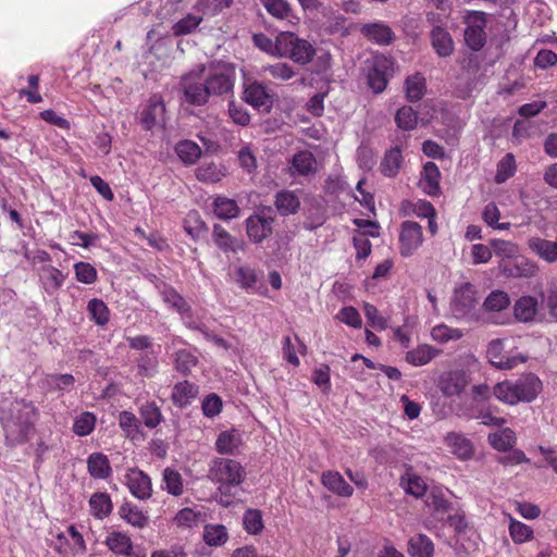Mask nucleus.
I'll use <instances>...</instances> for the list:
<instances>
[{"instance_id":"f257e3e1","label":"nucleus","mask_w":557,"mask_h":557,"mask_svg":"<svg viewBox=\"0 0 557 557\" xmlns=\"http://www.w3.org/2000/svg\"><path fill=\"white\" fill-rule=\"evenodd\" d=\"M37 418V409L30 401L14 399L1 411V424L5 441L15 446L27 441Z\"/></svg>"},{"instance_id":"f03ea898","label":"nucleus","mask_w":557,"mask_h":557,"mask_svg":"<svg viewBox=\"0 0 557 557\" xmlns=\"http://www.w3.org/2000/svg\"><path fill=\"white\" fill-rule=\"evenodd\" d=\"M207 478L216 485L221 497H232L234 490L245 481L246 470L235 459L213 457L208 463Z\"/></svg>"},{"instance_id":"7ed1b4c3","label":"nucleus","mask_w":557,"mask_h":557,"mask_svg":"<svg viewBox=\"0 0 557 557\" xmlns=\"http://www.w3.org/2000/svg\"><path fill=\"white\" fill-rule=\"evenodd\" d=\"M542 389L541 380L532 373L524 374L517 380H505L493 386L495 398L506 405L530 403L536 398Z\"/></svg>"},{"instance_id":"20e7f679","label":"nucleus","mask_w":557,"mask_h":557,"mask_svg":"<svg viewBox=\"0 0 557 557\" xmlns=\"http://www.w3.org/2000/svg\"><path fill=\"white\" fill-rule=\"evenodd\" d=\"M202 78L210 97L232 94L236 81L235 65L227 62H210L205 64Z\"/></svg>"},{"instance_id":"39448f33","label":"nucleus","mask_w":557,"mask_h":557,"mask_svg":"<svg viewBox=\"0 0 557 557\" xmlns=\"http://www.w3.org/2000/svg\"><path fill=\"white\" fill-rule=\"evenodd\" d=\"M203 70L205 64H199L181 77L178 90L184 102L196 107L209 102L210 95L202 78Z\"/></svg>"},{"instance_id":"423d86ee","label":"nucleus","mask_w":557,"mask_h":557,"mask_svg":"<svg viewBox=\"0 0 557 557\" xmlns=\"http://www.w3.org/2000/svg\"><path fill=\"white\" fill-rule=\"evenodd\" d=\"M278 57L287 58L297 64L306 65L315 55L314 47L292 32L278 33Z\"/></svg>"},{"instance_id":"0eeeda50","label":"nucleus","mask_w":557,"mask_h":557,"mask_svg":"<svg viewBox=\"0 0 557 557\" xmlns=\"http://www.w3.org/2000/svg\"><path fill=\"white\" fill-rule=\"evenodd\" d=\"M423 243V233L420 224L405 221L400 226L399 252L403 257L412 256Z\"/></svg>"},{"instance_id":"6e6552de","label":"nucleus","mask_w":557,"mask_h":557,"mask_svg":"<svg viewBox=\"0 0 557 557\" xmlns=\"http://www.w3.org/2000/svg\"><path fill=\"white\" fill-rule=\"evenodd\" d=\"M392 61L384 55H375L368 67V84L375 94L382 92L388 82Z\"/></svg>"},{"instance_id":"1a4fd4ad","label":"nucleus","mask_w":557,"mask_h":557,"mask_svg":"<svg viewBox=\"0 0 557 557\" xmlns=\"http://www.w3.org/2000/svg\"><path fill=\"white\" fill-rule=\"evenodd\" d=\"M485 16L482 12H473L467 17V27L465 30V41L467 46L478 51L485 44Z\"/></svg>"},{"instance_id":"9d476101","label":"nucleus","mask_w":557,"mask_h":557,"mask_svg":"<svg viewBox=\"0 0 557 557\" xmlns=\"http://www.w3.org/2000/svg\"><path fill=\"white\" fill-rule=\"evenodd\" d=\"M57 539L55 549L65 556H77L86 553L85 540L74 525L67 528V534L60 533Z\"/></svg>"},{"instance_id":"9b49d317","label":"nucleus","mask_w":557,"mask_h":557,"mask_svg":"<svg viewBox=\"0 0 557 557\" xmlns=\"http://www.w3.org/2000/svg\"><path fill=\"white\" fill-rule=\"evenodd\" d=\"M245 101L253 108L268 112L272 108V97L262 83L246 82L244 89Z\"/></svg>"},{"instance_id":"f8f14e48","label":"nucleus","mask_w":557,"mask_h":557,"mask_svg":"<svg viewBox=\"0 0 557 557\" xmlns=\"http://www.w3.org/2000/svg\"><path fill=\"white\" fill-rule=\"evenodd\" d=\"M504 339L497 338L490 342L486 356L488 361L496 368L502 370H510L518 363L523 362L524 359L520 356H506L504 355Z\"/></svg>"},{"instance_id":"ddd939ff","label":"nucleus","mask_w":557,"mask_h":557,"mask_svg":"<svg viewBox=\"0 0 557 557\" xmlns=\"http://www.w3.org/2000/svg\"><path fill=\"white\" fill-rule=\"evenodd\" d=\"M273 218L257 213L246 219V233L253 243H261L272 234Z\"/></svg>"},{"instance_id":"4468645a","label":"nucleus","mask_w":557,"mask_h":557,"mask_svg":"<svg viewBox=\"0 0 557 557\" xmlns=\"http://www.w3.org/2000/svg\"><path fill=\"white\" fill-rule=\"evenodd\" d=\"M476 290L473 285L466 283L455 290L453 310L459 318L467 317L475 307Z\"/></svg>"},{"instance_id":"2eb2a0df","label":"nucleus","mask_w":557,"mask_h":557,"mask_svg":"<svg viewBox=\"0 0 557 557\" xmlns=\"http://www.w3.org/2000/svg\"><path fill=\"white\" fill-rule=\"evenodd\" d=\"M126 485L132 493L138 499H148L152 494V484L149 475L138 469H129L125 475Z\"/></svg>"},{"instance_id":"dca6fc26","label":"nucleus","mask_w":557,"mask_h":557,"mask_svg":"<svg viewBox=\"0 0 557 557\" xmlns=\"http://www.w3.org/2000/svg\"><path fill=\"white\" fill-rule=\"evenodd\" d=\"M469 384V376L466 371L451 370L444 373L440 379V388L447 397L459 396Z\"/></svg>"},{"instance_id":"f3484780","label":"nucleus","mask_w":557,"mask_h":557,"mask_svg":"<svg viewBox=\"0 0 557 557\" xmlns=\"http://www.w3.org/2000/svg\"><path fill=\"white\" fill-rule=\"evenodd\" d=\"M449 451L460 460H468L474 454L472 442L461 433L449 432L444 440Z\"/></svg>"},{"instance_id":"a211bd4d","label":"nucleus","mask_w":557,"mask_h":557,"mask_svg":"<svg viewBox=\"0 0 557 557\" xmlns=\"http://www.w3.org/2000/svg\"><path fill=\"white\" fill-rule=\"evenodd\" d=\"M160 293H161L163 302L170 309H173L181 314L182 320L184 321L186 326H187V323H194L191 321L190 307L187 305L185 299L173 287L164 286Z\"/></svg>"},{"instance_id":"6ab92c4d","label":"nucleus","mask_w":557,"mask_h":557,"mask_svg":"<svg viewBox=\"0 0 557 557\" xmlns=\"http://www.w3.org/2000/svg\"><path fill=\"white\" fill-rule=\"evenodd\" d=\"M361 34L370 41L380 46L391 45L395 39L392 28L383 22L364 24Z\"/></svg>"},{"instance_id":"aec40b11","label":"nucleus","mask_w":557,"mask_h":557,"mask_svg":"<svg viewBox=\"0 0 557 557\" xmlns=\"http://www.w3.org/2000/svg\"><path fill=\"white\" fill-rule=\"evenodd\" d=\"M289 171L293 176H308L314 174L317 171V160L310 151H299L294 154Z\"/></svg>"},{"instance_id":"412c9836","label":"nucleus","mask_w":557,"mask_h":557,"mask_svg":"<svg viewBox=\"0 0 557 557\" xmlns=\"http://www.w3.org/2000/svg\"><path fill=\"white\" fill-rule=\"evenodd\" d=\"M267 12L276 20L286 21L289 25H295L298 17L295 15L289 3L285 0H260Z\"/></svg>"},{"instance_id":"4be33fe9","label":"nucleus","mask_w":557,"mask_h":557,"mask_svg":"<svg viewBox=\"0 0 557 557\" xmlns=\"http://www.w3.org/2000/svg\"><path fill=\"white\" fill-rule=\"evenodd\" d=\"M321 481L324 487L341 497H350L354 494L352 486L337 471L323 472Z\"/></svg>"},{"instance_id":"5701e85b","label":"nucleus","mask_w":557,"mask_h":557,"mask_svg":"<svg viewBox=\"0 0 557 557\" xmlns=\"http://www.w3.org/2000/svg\"><path fill=\"white\" fill-rule=\"evenodd\" d=\"M440 178L441 172L434 162H426L421 173L420 187L422 190L430 195L436 196L440 194Z\"/></svg>"},{"instance_id":"b1692460","label":"nucleus","mask_w":557,"mask_h":557,"mask_svg":"<svg viewBox=\"0 0 557 557\" xmlns=\"http://www.w3.org/2000/svg\"><path fill=\"white\" fill-rule=\"evenodd\" d=\"M528 246L532 252L546 262L553 263L557 260V242L535 236L529 238Z\"/></svg>"},{"instance_id":"393cba45","label":"nucleus","mask_w":557,"mask_h":557,"mask_svg":"<svg viewBox=\"0 0 557 557\" xmlns=\"http://www.w3.org/2000/svg\"><path fill=\"white\" fill-rule=\"evenodd\" d=\"M242 434L237 430L221 432L215 441V449L221 455H234L242 445Z\"/></svg>"},{"instance_id":"a878e982","label":"nucleus","mask_w":557,"mask_h":557,"mask_svg":"<svg viewBox=\"0 0 557 557\" xmlns=\"http://www.w3.org/2000/svg\"><path fill=\"white\" fill-rule=\"evenodd\" d=\"M198 395V386L189 381L178 382L172 391V401L183 408L188 406Z\"/></svg>"},{"instance_id":"bb28decb","label":"nucleus","mask_w":557,"mask_h":557,"mask_svg":"<svg viewBox=\"0 0 557 557\" xmlns=\"http://www.w3.org/2000/svg\"><path fill=\"white\" fill-rule=\"evenodd\" d=\"M440 354L441 350L436 349L435 347L428 344H422L414 349L407 351L405 359L413 367H422L431 362Z\"/></svg>"},{"instance_id":"cd10ccee","label":"nucleus","mask_w":557,"mask_h":557,"mask_svg":"<svg viewBox=\"0 0 557 557\" xmlns=\"http://www.w3.org/2000/svg\"><path fill=\"white\" fill-rule=\"evenodd\" d=\"M212 238L214 244L224 252H236L243 249V243L232 236L220 224L213 225Z\"/></svg>"},{"instance_id":"c85d7f7f","label":"nucleus","mask_w":557,"mask_h":557,"mask_svg":"<svg viewBox=\"0 0 557 557\" xmlns=\"http://www.w3.org/2000/svg\"><path fill=\"white\" fill-rule=\"evenodd\" d=\"M107 547L116 555L129 556L133 550L131 537L122 532H110L104 541Z\"/></svg>"},{"instance_id":"c756f323","label":"nucleus","mask_w":557,"mask_h":557,"mask_svg":"<svg viewBox=\"0 0 557 557\" xmlns=\"http://www.w3.org/2000/svg\"><path fill=\"white\" fill-rule=\"evenodd\" d=\"M432 46L440 57H448L454 51V41L449 33L436 26L431 32Z\"/></svg>"},{"instance_id":"7c9ffc66","label":"nucleus","mask_w":557,"mask_h":557,"mask_svg":"<svg viewBox=\"0 0 557 557\" xmlns=\"http://www.w3.org/2000/svg\"><path fill=\"white\" fill-rule=\"evenodd\" d=\"M490 445L498 451L510 450L517 442L516 433L509 429L504 428L494 433H490L487 436Z\"/></svg>"},{"instance_id":"2f4dec72","label":"nucleus","mask_w":557,"mask_h":557,"mask_svg":"<svg viewBox=\"0 0 557 557\" xmlns=\"http://www.w3.org/2000/svg\"><path fill=\"white\" fill-rule=\"evenodd\" d=\"M159 351L160 347H158V349H151L140 354V356L137 358V369L139 375L144 377H152L158 373Z\"/></svg>"},{"instance_id":"473e14b6","label":"nucleus","mask_w":557,"mask_h":557,"mask_svg":"<svg viewBox=\"0 0 557 557\" xmlns=\"http://www.w3.org/2000/svg\"><path fill=\"white\" fill-rule=\"evenodd\" d=\"M408 554L411 557H433V542L424 534H416L408 542Z\"/></svg>"},{"instance_id":"72a5a7b5","label":"nucleus","mask_w":557,"mask_h":557,"mask_svg":"<svg viewBox=\"0 0 557 557\" xmlns=\"http://www.w3.org/2000/svg\"><path fill=\"white\" fill-rule=\"evenodd\" d=\"M537 312V300L532 296L519 298L513 306V313L518 321L530 322Z\"/></svg>"},{"instance_id":"f704fd0d","label":"nucleus","mask_w":557,"mask_h":557,"mask_svg":"<svg viewBox=\"0 0 557 557\" xmlns=\"http://www.w3.org/2000/svg\"><path fill=\"white\" fill-rule=\"evenodd\" d=\"M88 473L95 479H107L111 473L109 459L101 453H92L87 459Z\"/></svg>"},{"instance_id":"c9c22d12","label":"nucleus","mask_w":557,"mask_h":557,"mask_svg":"<svg viewBox=\"0 0 557 557\" xmlns=\"http://www.w3.org/2000/svg\"><path fill=\"white\" fill-rule=\"evenodd\" d=\"M299 206L300 201L295 191L282 190L275 196V207L282 215L296 213Z\"/></svg>"},{"instance_id":"e433bc0d","label":"nucleus","mask_w":557,"mask_h":557,"mask_svg":"<svg viewBox=\"0 0 557 557\" xmlns=\"http://www.w3.org/2000/svg\"><path fill=\"white\" fill-rule=\"evenodd\" d=\"M65 280L64 274L57 268L48 265L41 269L40 281L47 293L53 294L61 288Z\"/></svg>"},{"instance_id":"4c0bfd02","label":"nucleus","mask_w":557,"mask_h":557,"mask_svg":"<svg viewBox=\"0 0 557 557\" xmlns=\"http://www.w3.org/2000/svg\"><path fill=\"white\" fill-rule=\"evenodd\" d=\"M90 512L97 519H104L112 509V502L107 493H96L89 499Z\"/></svg>"},{"instance_id":"58836bf2","label":"nucleus","mask_w":557,"mask_h":557,"mask_svg":"<svg viewBox=\"0 0 557 557\" xmlns=\"http://www.w3.org/2000/svg\"><path fill=\"white\" fill-rule=\"evenodd\" d=\"M162 483V487L173 496H181L184 493V480L182 474L172 468H165L163 470Z\"/></svg>"},{"instance_id":"ea45409f","label":"nucleus","mask_w":557,"mask_h":557,"mask_svg":"<svg viewBox=\"0 0 557 557\" xmlns=\"http://www.w3.org/2000/svg\"><path fill=\"white\" fill-rule=\"evenodd\" d=\"M175 152L185 164H194L201 156L200 147L191 140H182L176 144Z\"/></svg>"},{"instance_id":"a19ab883","label":"nucleus","mask_w":557,"mask_h":557,"mask_svg":"<svg viewBox=\"0 0 557 557\" xmlns=\"http://www.w3.org/2000/svg\"><path fill=\"white\" fill-rule=\"evenodd\" d=\"M213 211L222 220L234 219L239 213V208L235 200L226 197H216L213 201Z\"/></svg>"},{"instance_id":"79ce46f5","label":"nucleus","mask_w":557,"mask_h":557,"mask_svg":"<svg viewBox=\"0 0 557 557\" xmlns=\"http://www.w3.org/2000/svg\"><path fill=\"white\" fill-rule=\"evenodd\" d=\"M463 336V332L457 327H450L447 324L440 323L432 327L431 338L440 344H446L451 341H458Z\"/></svg>"},{"instance_id":"37998d69","label":"nucleus","mask_w":557,"mask_h":557,"mask_svg":"<svg viewBox=\"0 0 557 557\" xmlns=\"http://www.w3.org/2000/svg\"><path fill=\"white\" fill-rule=\"evenodd\" d=\"M225 175L223 168L214 162H203L196 170V177L199 181L215 183Z\"/></svg>"},{"instance_id":"c03bdc74","label":"nucleus","mask_w":557,"mask_h":557,"mask_svg":"<svg viewBox=\"0 0 557 557\" xmlns=\"http://www.w3.org/2000/svg\"><path fill=\"white\" fill-rule=\"evenodd\" d=\"M401 485L407 494L417 498L422 497L428 490L425 481L421 476L411 472H407L406 475L403 476Z\"/></svg>"},{"instance_id":"a18cd8bd","label":"nucleus","mask_w":557,"mask_h":557,"mask_svg":"<svg viewBox=\"0 0 557 557\" xmlns=\"http://www.w3.org/2000/svg\"><path fill=\"white\" fill-rule=\"evenodd\" d=\"M405 86L406 96L410 101L420 100L425 91V78L420 73H416L406 79Z\"/></svg>"},{"instance_id":"49530a36","label":"nucleus","mask_w":557,"mask_h":557,"mask_svg":"<svg viewBox=\"0 0 557 557\" xmlns=\"http://www.w3.org/2000/svg\"><path fill=\"white\" fill-rule=\"evenodd\" d=\"M510 305L507 293L503 290H493L484 300L483 307L487 312H502Z\"/></svg>"},{"instance_id":"de8ad7c7","label":"nucleus","mask_w":557,"mask_h":557,"mask_svg":"<svg viewBox=\"0 0 557 557\" xmlns=\"http://www.w3.org/2000/svg\"><path fill=\"white\" fill-rule=\"evenodd\" d=\"M401 161L400 150L398 148L391 149L386 152L381 163L382 173L387 177H394L399 171Z\"/></svg>"},{"instance_id":"09e8293b","label":"nucleus","mask_w":557,"mask_h":557,"mask_svg":"<svg viewBox=\"0 0 557 557\" xmlns=\"http://www.w3.org/2000/svg\"><path fill=\"white\" fill-rule=\"evenodd\" d=\"M121 517L129 524L136 528H145L149 517L137 506L126 505L121 508Z\"/></svg>"},{"instance_id":"8fccbe9b","label":"nucleus","mask_w":557,"mask_h":557,"mask_svg":"<svg viewBox=\"0 0 557 557\" xmlns=\"http://www.w3.org/2000/svg\"><path fill=\"white\" fill-rule=\"evenodd\" d=\"M74 382L75 379L71 374H48L42 381V386L49 391H69Z\"/></svg>"},{"instance_id":"3c124183","label":"nucleus","mask_w":557,"mask_h":557,"mask_svg":"<svg viewBox=\"0 0 557 557\" xmlns=\"http://www.w3.org/2000/svg\"><path fill=\"white\" fill-rule=\"evenodd\" d=\"M517 170L516 159L512 153H506L504 158L497 163V171L495 182L497 184L505 183L508 178L515 175Z\"/></svg>"},{"instance_id":"603ef678","label":"nucleus","mask_w":557,"mask_h":557,"mask_svg":"<svg viewBox=\"0 0 557 557\" xmlns=\"http://www.w3.org/2000/svg\"><path fill=\"white\" fill-rule=\"evenodd\" d=\"M96 421L92 412H82L73 422V432L78 436H87L95 430Z\"/></svg>"},{"instance_id":"864d4df0","label":"nucleus","mask_w":557,"mask_h":557,"mask_svg":"<svg viewBox=\"0 0 557 557\" xmlns=\"http://www.w3.org/2000/svg\"><path fill=\"white\" fill-rule=\"evenodd\" d=\"M482 218L494 230L506 231L510 228L509 222L499 223L500 211L495 202H490L484 207Z\"/></svg>"},{"instance_id":"5fc2aeb1","label":"nucleus","mask_w":557,"mask_h":557,"mask_svg":"<svg viewBox=\"0 0 557 557\" xmlns=\"http://www.w3.org/2000/svg\"><path fill=\"white\" fill-rule=\"evenodd\" d=\"M264 73H268L272 78L276 81H289L295 77L296 72L294 67L286 62H276L262 67Z\"/></svg>"},{"instance_id":"6e6d98bb","label":"nucleus","mask_w":557,"mask_h":557,"mask_svg":"<svg viewBox=\"0 0 557 557\" xmlns=\"http://www.w3.org/2000/svg\"><path fill=\"white\" fill-rule=\"evenodd\" d=\"M509 533L515 543H524L532 539L533 530L509 516Z\"/></svg>"},{"instance_id":"4d7b16f0","label":"nucleus","mask_w":557,"mask_h":557,"mask_svg":"<svg viewBox=\"0 0 557 557\" xmlns=\"http://www.w3.org/2000/svg\"><path fill=\"white\" fill-rule=\"evenodd\" d=\"M185 232L195 240H198L206 231L205 223L198 212L191 211L184 221Z\"/></svg>"},{"instance_id":"13d9d810","label":"nucleus","mask_w":557,"mask_h":557,"mask_svg":"<svg viewBox=\"0 0 557 557\" xmlns=\"http://www.w3.org/2000/svg\"><path fill=\"white\" fill-rule=\"evenodd\" d=\"M203 539L208 545H223L227 541L226 528L221 524L207 525L205 529Z\"/></svg>"},{"instance_id":"bf43d9fd","label":"nucleus","mask_w":557,"mask_h":557,"mask_svg":"<svg viewBox=\"0 0 557 557\" xmlns=\"http://www.w3.org/2000/svg\"><path fill=\"white\" fill-rule=\"evenodd\" d=\"M395 122L399 128L411 131L417 126L418 115L411 107H403L396 112Z\"/></svg>"},{"instance_id":"052dcab7","label":"nucleus","mask_w":557,"mask_h":557,"mask_svg":"<svg viewBox=\"0 0 557 557\" xmlns=\"http://www.w3.org/2000/svg\"><path fill=\"white\" fill-rule=\"evenodd\" d=\"M140 417L147 428H156L162 420L159 407L154 403H147L140 408Z\"/></svg>"},{"instance_id":"680f3d73","label":"nucleus","mask_w":557,"mask_h":557,"mask_svg":"<svg viewBox=\"0 0 557 557\" xmlns=\"http://www.w3.org/2000/svg\"><path fill=\"white\" fill-rule=\"evenodd\" d=\"M87 310L98 325H104L109 321V309L100 299H91L88 302Z\"/></svg>"},{"instance_id":"e2e57ef3","label":"nucleus","mask_w":557,"mask_h":557,"mask_svg":"<svg viewBox=\"0 0 557 557\" xmlns=\"http://www.w3.org/2000/svg\"><path fill=\"white\" fill-rule=\"evenodd\" d=\"M245 530L250 534H258L263 529L261 511L258 509H248L243 518Z\"/></svg>"},{"instance_id":"0e129e2a","label":"nucleus","mask_w":557,"mask_h":557,"mask_svg":"<svg viewBox=\"0 0 557 557\" xmlns=\"http://www.w3.org/2000/svg\"><path fill=\"white\" fill-rule=\"evenodd\" d=\"M202 17L187 14L185 17L181 18L178 22H176L173 25V34L175 36H182L190 34L193 30H195L199 24L201 23Z\"/></svg>"},{"instance_id":"69168bd1","label":"nucleus","mask_w":557,"mask_h":557,"mask_svg":"<svg viewBox=\"0 0 557 557\" xmlns=\"http://www.w3.org/2000/svg\"><path fill=\"white\" fill-rule=\"evenodd\" d=\"M491 246L495 255L502 258L509 259L519 253L518 245L509 240L493 239L491 242Z\"/></svg>"},{"instance_id":"338daca9","label":"nucleus","mask_w":557,"mask_h":557,"mask_svg":"<svg viewBox=\"0 0 557 557\" xmlns=\"http://www.w3.org/2000/svg\"><path fill=\"white\" fill-rule=\"evenodd\" d=\"M75 277L84 284H92L97 280V270L88 262H77L74 264Z\"/></svg>"},{"instance_id":"774afa93","label":"nucleus","mask_w":557,"mask_h":557,"mask_svg":"<svg viewBox=\"0 0 557 557\" xmlns=\"http://www.w3.org/2000/svg\"><path fill=\"white\" fill-rule=\"evenodd\" d=\"M175 368L183 374H187L197 364V358L189 351L182 349L175 354Z\"/></svg>"}]
</instances>
